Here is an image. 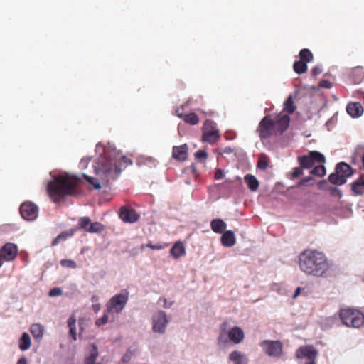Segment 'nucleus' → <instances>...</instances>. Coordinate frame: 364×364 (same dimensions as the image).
Returning <instances> with one entry per match:
<instances>
[{"instance_id": "nucleus-1", "label": "nucleus", "mask_w": 364, "mask_h": 364, "mask_svg": "<svg viewBox=\"0 0 364 364\" xmlns=\"http://www.w3.org/2000/svg\"><path fill=\"white\" fill-rule=\"evenodd\" d=\"M132 161L115 148L106 146L102 156L97 161V167H95L97 174L102 173L106 177L115 179L121 173L123 168L132 164Z\"/></svg>"}, {"instance_id": "nucleus-58", "label": "nucleus", "mask_w": 364, "mask_h": 364, "mask_svg": "<svg viewBox=\"0 0 364 364\" xmlns=\"http://www.w3.org/2000/svg\"><path fill=\"white\" fill-rule=\"evenodd\" d=\"M232 151V149L230 148H226L225 149V153H230Z\"/></svg>"}, {"instance_id": "nucleus-21", "label": "nucleus", "mask_w": 364, "mask_h": 364, "mask_svg": "<svg viewBox=\"0 0 364 364\" xmlns=\"http://www.w3.org/2000/svg\"><path fill=\"white\" fill-rule=\"evenodd\" d=\"M186 250L184 245L182 242H176L170 250V254L175 259H178L180 257L184 255Z\"/></svg>"}, {"instance_id": "nucleus-31", "label": "nucleus", "mask_w": 364, "mask_h": 364, "mask_svg": "<svg viewBox=\"0 0 364 364\" xmlns=\"http://www.w3.org/2000/svg\"><path fill=\"white\" fill-rule=\"evenodd\" d=\"M296 107L294 103V98L291 95H289L284 103V110L289 114H293Z\"/></svg>"}, {"instance_id": "nucleus-24", "label": "nucleus", "mask_w": 364, "mask_h": 364, "mask_svg": "<svg viewBox=\"0 0 364 364\" xmlns=\"http://www.w3.org/2000/svg\"><path fill=\"white\" fill-rule=\"evenodd\" d=\"M226 226V223L221 219H213L210 223L211 229L215 233H223Z\"/></svg>"}, {"instance_id": "nucleus-28", "label": "nucleus", "mask_w": 364, "mask_h": 364, "mask_svg": "<svg viewBox=\"0 0 364 364\" xmlns=\"http://www.w3.org/2000/svg\"><path fill=\"white\" fill-rule=\"evenodd\" d=\"M31 347L30 336L27 333H23L19 340V348L21 350L24 351Z\"/></svg>"}, {"instance_id": "nucleus-34", "label": "nucleus", "mask_w": 364, "mask_h": 364, "mask_svg": "<svg viewBox=\"0 0 364 364\" xmlns=\"http://www.w3.org/2000/svg\"><path fill=\"white\" fill-rule=\"evenodd\" d=\"M105 230V225L99 222H94L91 223L89 227V232L91 233H100Z\"/></svg>"}, {"instance_id": "nucleus-9", "label": "nucleus", "mask_w": 364, "mask_h": 364, "mask_svg": "<svg viewBox=\"0 0 364 364\" xmlns=\"http://www.w3.org/2000/svg\"><path fill=\"white\" fill-rule=\"evenodd\" d=\"M300 166L303 168H311L316 162L324 163L326 161L323 154L317 151H311L308 155L299 156L297 158Z\"/></svg>"}, {"instance_id": "nucleus-33", "label": "nucleus", "mask_w": 364, "mask_h": 364, "mask_svg": "<svg viewBox=\"0 0 364 364\" xmlns=\"http://www.w3.org/2000/svg\"><path fill=\"white\" fill-rule=\"evenodd\" d=\"M299 58L300 60H302L306 63L311 62L313 58V54L307 48L301 49L299 52Z\"/></svg>"}, {"instance_id": "nucleus-42", "label": "nucleus", "mask_w": 364, "mask_h": 364, "mask_svg": "<svg viewBox=\"0 0 364 364\" xmlns=\"http://www.w3.org/2000/svg\"><path fill=\"white\" fill-rule=\"evenodd\" d=\"M83 177L89 183L92 184L95 189H100L101 188L100 183H98L95 178L85 174L83 175Z\"/></svg>"}, {"instance_id": "nucleus-36", "label": "nucleus", "mask_w": 364, "mask_h": 364, "mask_svg": "<svg viewBox=\"0 0 364 364\" xmlns=\"http://www.w3.org/2000/svg\"><path fill=\"white\" fill-rule=\"evenodd\" d=\"M268 166V158L267 156L262 154L259 155L257 161V168L262 170H265Z\"/></svg>"}, {"instance_id": "nucleus-41", "label": "nucleus", "mask_w": 364, "mask_h": 364, "mask_svg": "<svg viewBox=\"0 0 364 364\" xmlns=\"http://www.w3.org/2000/svg\"><path fill=\"white\" fill-rule=\"evenodd\" d=\"M109 312H107V311H106L102 317H100L96 320L95 325L97 326L100 327L102 325L106 324L108 322V319H109L108 314H107Z\"/></svg>"}, {"instance_id": "nucleus-45", "label": "nucleus", "mask_w": 364, "mask_h": 364, "mask_svg": "<svg viewBox=\"0 0 364 364\" xmlns=\"http://www.w3.org/2000/svg\"><path fill=\"white\" fill-rule=\"evenodd\" d=\"M329 191L332 196H337L338 198H341L343 196L341 190L337 188L336 187H330Z\"/></svg>"}, {"instance_id": "nucleus-17", "label": "nucleus", "mask_w": 364, "mask_h": 364, "mask_svg": "<svg viewBox=\"0 0 364 364\" xmlns=\"http://www.w3.org/2000/svg\"><path fill=\"white\" fill-rule=\"evenodd\" d=\"M172 156L178 161H185L188 157V146L183 144L178 146H173Z\"/></svg>"}, {"instance_id": "nucleus-59", "label": "nucleus", "mask_w": 364, "mask_h": 364, "mask_svg": "<svg viewBox=\"0 0 364 364\" xmlns=\"http://www.w3.org/2000/svg\"><path fill=\"white\" fill-rule=\"evenodd\" d=\"M97 300V296H92V301H95Z\"/></svg>"}, {"instance_id": "nucleus-56", "label": "nucleus", "mask_w": 364, "mask_h": 364, "mask_svg": "<svg viewBox=\"0 0 364 364\" xmlns=\"http://www.w3.org/2000/svg\"><path fill=\"white\" fill-rule=\"evenodd\" d=\"M223 186H225V187H227V188H230L231 187V183L228 181H225L223 183Z\"/></svg>"}, {"instance_id": "nucleus-27", "label": "nucleus", "mask_w": 364, "mask_h": 364, "mask_svg": "<svg viewBox=\"0 0 364 364\" xmlns=\"http://www.w3.org/2000/svg\"><path fill=\"white\" fill-rule=\"evenodd\" d=\"M68 326L70 330V334L74 341L77 340L76 332V317L75 314H72L68 320Z\"/></svg>"}, {"instance_id": "nucleus-30", "label": "nucleus", "mask_w": 364, "mask_h": 364, "mask_svg": "<svg viewBox=\"0 0 364 364\" xmlns=\"http://www.w3.org/2000/svg\"><path fill=\"white\" fill-rule=\"evenodd\" d=\"M98 355L99 353L97 348L95 345H93L91 354L85 358V364H101L100 363H96Z\"/></svg>"}, {"instance_id": "nucleus-37", "label": "nucleus", "mask_w": 364, "mask_h": 364, "mask_svg": "<svg viewBox=\"0 0 364 364\" xmlns=\"http://www.w3.org/2000/svg\"><path fill=\"white\" fill-rule=\"evenodd\" d=\"M311 173L312 175L322 177L326 175V168L323 165L317 166L311 171Z\"/></svg>"}, {"instance_id": "nucleus-20", "label": "nucleus", "mask_w": 364, "mask_h": 364, "mask_svg": "<svg viewBox=\"0 0 364 364\" xmlns=\"http://www.w3.org/2000/svg\"><path fill=\"white\" fill-rule=\"evenodd\" d=\"M236 242L235 234L231 230H228L223 233L221 236V243L225 247H232Z\"/></svg>"}, {"instance_id": "nucleus-5", "label": "nucleus", "mask_w": 364, "mask_h": 364, "mask_svg": "<svg viewBox=\"0 0 364 364\" xmlns=\"http://www.w3.org/2000/svg\"><path fill=\"white\" fill-rule=\"evenodd\" d=\"M339 316L343 325L352 328H360L364 325V314L359 310L347 308L340 310Z\"/></svg>"}, {"instance_id": "nucleus-52", "label": "nucleus", "mask_w": 364, "mask_h": 364, "mask_svg": "<svg viewBox=\"0 0 364 364\" xmlns=\"http://www.w3.org/2000/svg\"><path fill=\"white\" fill-rule=\"evenodd\" d=\"M312 178L311 177H306V178H302L300 182H299V185H302V186H304V185H306V183L311 181Z\"/></svg>"}, {"instance_id": "nucleus-40", "label": "nucleus", "mask_w": 364, "mask_h": 364, "mask_svg": "<svg viewBox=\"0 0 364 364\" xmlns=\"http://www.w3.org/2000/svg\"><path fill=\"white\" fill-rule=\"evenodd\" d=\"M70 235H72V234H68V232H65L60 233L53 240V241L52 242V245L55 246L58 245L60 242L65 240Z\"/></svg>"}, {"instance_id": "nucleus-50", "label": "nucleus", "mask_w": 364, "mask_h": 364, "mask_svg": "<svg viewBox=\"0 0 364 364\" xmlns=\"http://www.w3.org/2000/svg\"><path fill=\"white\" fill-rule=\"evenodd\" d=\"M90 158L87 157V158H83L81 159L80 161V166L85 168L87 167V164L89 163V161H90Z\"/></svg>"}, {"instance_id": "nucleus-26", "label": "nucleus", "mask_w": 364, "mask_h": 364, "mask_svg": "<svg viewBox=\"0 0 364 364\" xmlns=\"http://www.w3.org/2000/svg\"><path fill=\"white\" fill-rule=\"evenodd\" d=\"M244 180H245V183H247L248 188L251 191H256L258 189V188H259V181L256 178V177L254 176L253 175H252V174H247L245 176Z\"/></svg>"}, {"instance_id": "nucleus-55", "label": "nucleus", "mask_w": 364, "mask_h": 364, "mask_svg": "<svg viewBox=\"0 0 364 364\" xmlns=\"http://www.w3.org/2000/svg\"><path fill=\"white\" fill-rule=\"evenodd\" d=\"M92 307L95 312H97L100 309V304H94V305H92Z\"/></svg>"}, {"instance_id": "nucleus-53", "label": "nucleus", "mask_w": 364, "mask_h": 364, "mask_svg": "<svg viewBox=\"0 0 364 364\" xmlns=\"http://www.w3.org/2000/svg\"><path fill=\"white\" fill-rule=\"evenodd\" d=\"M303 290V289L301 287H297L295 290V292L293 295V298L294 299H296L298 296H299L301 293V291Z\"/></svg>"}, {"instance_id": "nucleus-2", "label": "nucleus", "mask_w": 364, "mask_h": 364, "mask_svg": "<svg viewBox=\"0 0 364 364\" xmlns=\"http://www.w3.org/2000/svg\"><path fill=\"white\" fill-rule=\"evenodd\" d=\"M298 259L300 270L307 276L322 277L330 269L328 257L317 250H304L299 254Z\"/></svg>"}, {"instance_id": "nucleus-35", "label": "nucleus", "mask_w": 364, "mask_h": 364, "mask_svg": "<svg viewBox=\"0 0 364 364\" xmlns=\"http://www.w3.org/2000/svg\"><path fill=\"white\" fill-rule=\"evenodd\" d=\"M91 223L92 222L88 217L80 218L78 220L79 227L87 232H89V227L91 225Z\"/></svg>"}, {"instance_id": "nucleus-15", "label": "nucleus", "mask_w": 364, "mask_h": 364, "mask_svg": "<svg viewBox=\"0 0 364 364\" xmlns=\"http://www.w3.org/2000/svg\"><path fill=\"white\" fill-rule=\"evenodd\" d=\"M119 216L123 222L128 223L136 222L140 217L135 210L124 206L120 208Z\"/></svg>"}, {"instance_id": "nucleus-38", "label": "nucleus", "mask_w": 364, "mask_h": 364, "mask_svg": "<svg viewBox=\"0 0 364 364\" xmlns=\"http://www.w3.org/2000/svg\"><path fill=\"white\" fill-rule=\"evenodd\" d=\"M145 247H147L151 250H162V249H164L166 247H168V245L167 244H156V245H153L152 243L149 242L146 245H142L141 247V250H144L145 248Z\"/></svg>"}, {"instance_id": "nucleus-3", "label": "nucleus", "mask_w": 364, "mask_h": 364, "mask_svg": "<svg viewBox=\"0 0 364 364\" xmlns=\"http://www.w3.org/2000/svg\"><path fill=\"white\" fill-rule=\"evenodd\" d=\"M80 182L81 180L75 176L68 173L59 175L47 183V192L54 203H59L66 197L77 196Z\"/></svg>"}, {"instance_id": "nucleus-44", "label": "nucleus", "mask_w": 364, "mask_h": 364, "mask_svg": "<svg viewBox=\"0 0 364 364\" xmlns=\"http://www.w3.org/2000/svg\"><path fill=\"white\" fill-rule=\"evenodd\" d=\"M303 168L301 167H295L293 168L292 173H291V178H296L301 176L303 174Z\"/></svg>"}, {"instance_id": "nucleus-47", "label": "nucleus", "mask_w": 364, "mask_h": 364, "mask_svg": "<svg viewBox=\"0 0 364 364\" xmlns=\"http://www.w3.org/2000/svg\"><path fill=\"white\" fill-rule=\"evenodd\" d=\"M319 86L323 88L329 89L331 87V83L327 80H322L319 82Z\"/></svg>"}, {"instance_id": "nucleus-25", "label": "nucleus", "mask_w": 364, "mask_h": 364, "mask_svg": "<svg viewBox=\"0 0 364 364\" xmlns=\"http://www.w3.org/2000/svg\"><path fill=\"white\" fill-rule=\"evenodd\" d=\"M44 332V328L39 323H34L31 326V333L33 338L36 341L42 339Z\"/></svg>"}, {"instance_id": "nucleus-12", "label": "nucleus", "mask_w": 364, "mask_h": 364, "mask_svg": "<svg viewBox=\"0 0 364 364\" xmlns=\"http://www.w3.org/2000/svg\"><path fill=\"white\" fill-rule=\"evenodd\" d=\"M318 355V351L314 348L313 346L307 345L303 346L299 348L295 353V356L297 359L306 358L308 362L306 364H316V357Z\"/></svg>"}, {"instance_id": "nucleus-51", "label": "nucleus", "mask_w": 364, "mask_h": 364, "mask_svg": "<svg viewBox=\"0 0 364 364\" xmlns=\"http://www.w3.org/2000/svg\"><path fill=\"white\" fill-rule=\"evenodd\" d=\"M159 301H162L164 302L163 306L166 309L170 308L173 304V302H168L165 298H161Z\"/></svg>"}, {"instance_id": "nucleus-14", "label": "nucleus", "mask_w": 364, "mask_h": 364, "mask_svg": "<svg viewBox=\"0 0 364 364\" xmlns=\"http://www.w3.org/2000/svg\"><path fill=\"white\" fill-rule=\"evenodd\" d=\"M18 248L14 243L8 242L0 250V254L4 261H13L17 256Z\"/></svg>"}, {"instance_id": "nucleus-11", "label": "nucleus", "mask_w": 364, "mask_h": 364, "mask_svg": "<svg viewBox=\"0 0 364 364\" xmlns=\"http://www.w3.org/2000/svg\"><path fill=\"white\" fill-rule=\"evenodd\" d=\"M260 346L269 356L279 357L282 355L283 344L279 341L264 340L260 343Z\"/></svg>"}, {"instance_id": "nucleus-4", "label": "nucleus", "mask_w": 364, "mask_h": 364, "mask_svg": "<svg viewBox=\"0 0 364 364\" xmlns=\"http://www.w3.org/2000/svg\"><path fill=\"white\" fill-rule=\"evenodd\" d=\"M290 117L287 114H279L276 120L267 115L259 122L257 132L262 142L272 136L283 134L289 127Z\"/></svg>"}, {"instance_id": "nucleus-7", "label": "nucleus", "mask_w": 364, "mask_h": 364, "mask_svg": "<svg viewBox=\"0 0 364 364\" xmlns=\"http://www.w3.org/2000/svg\"><path fill=\"white\" fill-rule=\"evenodd\" d=\"M229 326L228 321H224L220 326V333L218 338V344L223 341V338L225 334H228V338L231 342L235 344H239L242 343L245 338V334L241 328L235 326L227 331V328Z\"/></svg>"}, {"instance_id": "nucleus-18", "label": "nucleus", "mask_w": 364, "mask_h": 364, "mask_svg": "<svg viewBox=\"0 0 364 364\" xmlns=\"http://www.w3.org/2000/svg\"><path fill=\"white\" fill-rule=\"evenodd\" d=\"M336 171H337V173H338L341 176H343V178L345 179L353 175L352 167L344 162H341L337 164Z\"/></svg>"}, {"instance_id": "nucleus-16", "label": "nucleus", "mask_w": 364, "mask_h": 364, "mask_svg": "<svg viewBox=\"0 0 364 364\" xmlns=\"http://www.w3.org/2000/svg\"><path fill=\"white\" fill-rule=\"evenodd\" d=\"M348 114L352 117L356 118L363 113V107L360 102H349L346 107Z\"/></svg>"}, {"instance_id": "nucleus-32", "label": "nucleus", "mask_w": 364, "mask_h": 364, "mask_svg": "<svg viewBox=\"0 0 364 364\" xmlns=\"http://www.w3.org/2000/svg\"><path fill=\"white\" fill-rule=\"evenodd\" d=\"M293 68L294 72L297 74L304 73L307 70V63L299 60L294 62Z\"/></svg>"}, {"instance_id": "nucleus-13", "label": "nucleus", "mask_w": 364, "mask_h": 364, "mask_svg": "<svg viewBox=\"0 0 364 364\" xmlns=\"http://www.w3.org/2000/svg\"><path fill=\"white\" fill-rule=\"evenodd\" d=\"M38 207L31 202H24L20 206V213L26 220H33L37 218Z\"/></svg>"}, {"instance_id": "nucleus-8", "label": "nucleus", "mask_w": 364, "mask_h": 364, "mask_svg": "<svg viewBox=\"0 0 364 364\" xmlns=\"http://www.w3.org/2000/svg\"><path fill=\"white\" fill-rule=\"evenodd\" d=\"M220 137L216 124L212 120H205L203 126V141L213 144L217 142Z\"/></svg>"}, {"instance_id": "nucleus-29", "label": "nucleus", "mask_w": 364, "mask_h": 364, "mask_svg": "<svg viewBox=\"0 0 364 364\" xmlns=\"http://www.w3.org/2000/svg\"><path fill=\"white\" fill-rule=\"evenodd\" d=\"M328 181L331 183L333 185H343L346 183V179L343 178V176H341L337 171H335V173H333L329 175Z\"/></svg>"}, {"instance_id": "nucleus-10", "label": "nucleus", "mask_w": 364, "mask_h": 364, "mask_svg": "<svg viewBox=\"0 0 364 364\" xmlns=\"http://www.w3.org/2000/svg\"><path fill=\"white\" fill-rule=\"evenodd\" d=\"M151 320L152 331L154 333L164 334L169 323L166 314L164 311L159 310L153 314Z\"/></svg>"}, {"instance_id": "nucleus-54", "label": "nucleus", "mask_w": 364, "mask_h": 364, "mask_svg": "<svg viewBox=\"0 0 364 364\" xmlns=\"http://www.w3.org/2000/svg\"><path fill=\"white\" fill-rule=\"evenodd\" d=\"M17 364H27V360L25 357H21L17 362Z\"/></svg>"}, {"instance_id": "nucleus-57", "label": "nucleus", "mask_w": 364, "mask_h": 364, "mask_svg": "<svg viewBox=\"0 0 364 364\" xmlns=\"http://www.w3.org/2000/svg\"><path fill=\"white\" fill-rule=\"evenodd\" d=\"M326 183V181H322L320 183H318V186L320 189L323 188L322 185Z\"/></svg>"}, {"instance_id": "nucleus-6", "label": "nucleus", "mask_w": 364, "mask_h": 364, "mask_svg": "<svg viewBox=\"0 0 364 364\" xmlns=\"http://www.w3.org/2000/svg\"><path fill=\"white\" fill-rule=\"evenodd\" d=\"M129 298V292L127 289H123L120 293L114 295L107 303V312L120 314L126 306Z\"/></svg>"}, {"instance_id": "nucleus-39", "label": "nucleus", "mask_w": 364, "mask_h": 364, "mask_svg": "<svg viewBox=\"0 0 364 364\" xmlns=\"http://www.w3.org/2000/svg\"><path fill=\"white\" fill-rule=\"evenodd\" d=\"M60 264L63 267L69 269H75L77 264L74 260L64 259L60 261Z\"/></svg>"}, {"instance_id": "nucleus-22", "label": "nucleus", "mask_w": 364, "mask_h": 364, "mask_svg": "<svg viewBox=\"0 0 364 364\" xmlns=\"http://www.w3.org/2000/svg\"><path fill=\"white\" fill-rule=\"evenodd\" d=\"M229 360L234 363V364H247V359L245 357L244 354L238 350H234L229 355Z\"/></svg>"}, {"instance_id": "nucleus-43", "label": "nucleus", "mask_w": 364, "mask_h": 364, "mask_svg": "<svg viewBox=\"0 0 364 364\" xmlns=\"http://www.w3.org/2000/svg\"><path fill=\"white\" fill-rule=\"evenodd\" d=\"M195 156L197 159L200 160V161H203L207 159L208 154L203 150H198L195 153Z\"/></svg>"}, {"instance_id": "nucleus-46", "label": "nucleus", "mask_w": 364, "mask_h": 364, "mask_svg": "<svg viewBox=\"0 0 364 364\" xmlns=\"http://www.w3.org/2000/svg\"><path fill=\"white\" fill-rule=\"evenodd\" d=\"M63 291L62 289L59 287H55L50 289L49 292V296L51 297L60 296L62 294Z\"/></svg>"}, {"instance_id": "nucleus-19", "label": "nucleus", "mask_w": 364, "mask_h": 364, "mask_svg": "<svg viewBox=\"0 0 364 364\" xmlns=\"http://www.w3.org/2000/svg\"><path fill=\"white\" fill-rule=\"evenodd\" d=\"M351 190L355 196L363 195L364 193V174L361 175L352 183Z\"/></svg>"}, {"instance_id": "nucleus-23", "label": "nucleus", "mask_w": 364, "mask_h": 364, "mask_svg": "<svg viewBox=\"0 0 364 364\" xmlns=\"http://www.w3.org/2000/svg\"><path fill=\"white\" fill-rule=\"evenodd\" d=\"M177 115L179 118L183 119L186 124H189L191 125H196L199 122V118L194 112L186 114L178 113Z\"/></svg>"}, {"instance_id": "nucleus-49", "label": "nucleus", "mask_w": 364, "mask_h": 364, "mask_svg": "<svg viewBox=\"0 0 364 364\" xmlns=\"http://www.w3.org/2000/svg\"><path fill=\"white\" fill-rule=\"evenodd\" d=\"M224 177V171L220 168H218L215 173V179L219 180Z\"/></svg>"}, {"instance_id": "nucleus-48", "label": "nucleus", "mask_w": 364, "mask_h": 364, "mask_svg": "<svg viewBox=\"0 0 364 364\" xmlns=\"http://www.w3.org/2000/svg\"><path fill=\"white\" fill-rule=\"evenodd\" d=\"M321 72H322V69L320 66H315L311 70V75L313 76H317L319 74H321Z\"/></svg>"}]
</instances>
